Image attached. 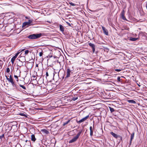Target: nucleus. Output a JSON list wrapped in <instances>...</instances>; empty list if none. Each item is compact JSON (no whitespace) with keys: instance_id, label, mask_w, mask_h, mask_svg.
Listing matches in <instances>:
<instances>
[{"instance_id":"nucleus-1","label":"nucleus","mask_w":147,"mask_h":147,"mask_svg":"<svg viewBox=\"0 0 147 147\" xmlns=\"http://www.w3.org/2000/svg\"><path fill=\"white\" fill-rule=\"evenodd\" d=\"M42 36L41 33L38 34H33L28 36V38L30 39H35L40 37Z\"/></svg>"},{"instance_id":"nucleus-2","label":"nucleus","mask_w":147,"mask_h":147,"mask_svg":"<svg viewBox=\"0 0 147 147\" xmlns=\"http://www.w3.org/2000/svg\"><path fill=\"white\" fill-rule=\"evenodd\" d=\"M32 20H29L28 22H25L23 23L22 24V27H24L26 25H30L32 22Z\"/></svg>"},{"instance_id":"nucleus-3","label":"nucleus","mask_w":147,"mask_h":147,"mask_svg":"<svg viewBox=\"0 0 147 147\" xmlns=\"http://www.w3.org/2000/svg\"><path fill=\"white\" fill-rule=\"evenodd\" d=\"M125 11L124 9H123L121 12V17L123 20H127L124 16L125 15Z\"/></svg>"},{"instance_id":"nucleus-4","label":"nucleus","mask_w":147,"mask_h":147,"mask_svg":"<svg viewBox=\"0 0 147 147\" xmlns=\"http://www.w3.org/2000/svg\"><path fill=\"white\" fill-rule=\"evenodd\" d=\"M89 117V115H88L87 116H86V117H85L82 119H81L79 120V121H77V122L78 123H80L85 121V120H86Z\"/></svg>"},{"instance_id":"nucleus-5","label":"nucleus","mask_w":147,"mask_h":147,"mask_svg":"<svg viewBox=\"0 0 147 147\" xmlns=\"http://www.w3.org/2000/svg\"><path fill=\"white\" fill-rule=\"evenodd\" d=\"M71 70L69 68H68L67 69V75L66 78H68L70 76Z\"/></svg>"},{"instance_id":"nucleus-6","label":"nucleus","mask_w":147,"mask_h":147,"mask_svg":"<svg viewBox=\"0 0 147 147\" xmlns=\"http://www.w3.org/2000/svg\"><path fill=\"white\" fill-rule=\"evenodd\" d=\"M102 29L104 33L107 35H108L109 33L105 27L103 26L102 27Z\"/></svg>"},{"instance_id":"nucleus-7","label":"nucleus","mask_w":147,"mask_h":147,"mask_svg":"<svg viewBox=\"0 0 147 147\" xmlns=\"http://www.w3.org/2000/svg\"><path fill=\"white\" fill-rule=\"evenodd\" d=\"M78 139L75 136L69 141V143H70L74 142H76Z\"/></svg>"},{"instance_id":"nucleus-8","label":"nucleus","mask_w":147,"mask_h":147,"mask_svg":"<svg viewBox=\"0 0 147 147\" xmlns=\"http://www.w3.org/2000/svg\"><path fill=\"white\" fill-rule=\"evenodd\" d=\"M89 45L92 48V51L94 53L95 51V45L94 44L90 43L89 44Z\"/></svg>"},{"instance_id":"nucleus-9","label":"nucleus","mask_w":147,"mask_h":147,"mask_svg":"<svg viewBox=\"0 0 147 147\" xmlns=\"http://www.w3.org/2000/svg\"><path fill=\"white\" fill-rule=\"evenodd\" d=\"M111 134L114 138H117L119 137V136L117 135L116 134L114 133L113 132H111L110 133Z\"/></svg>"},{"instance_id":"nucleus-10","label":"nucleus","mask_w":147,"mask_h":147,"mask_svg":"<svg viewBox=\"0 0 147 147\" xmlns=\"http://www.w3.org/2000/svg\"><path fill=\"white\" fill-rule=\"evenodd\" d=\"M31 140L33 141L34 142L36 139L35 138V136L34 134H32L31 136Z\"/></svg>"},{"instance_id":"nucleus-11","label":"nucleus","mask_w":147,"mask_h":147,"mask_svg":"<svg viewBox=\"0 0 147 147\" xmlns=\"http://www.w3.org/2000/svg\"><path fill=\"white\" fill-rule=\"evenodd\" d=\"M82 131V130H79V132L77 134V135L76 136L78 138L79 137V136H80V135L81 134Z\"/></svg>"},{"instance_id":"nucleus-12","label":"nucleus","mask_w":147,"mask_h":147,"mask_svg":"<svg viewBox=\"0 0 147 147\" xmlns=\"http://www.w3.org/2000/svg\"><path fill=\"white\" fill-rule=\"evenodd\" d=\"M90 134L91 136H92L93 135V131L92 130V126H90Z\"/></svg>"},{"instance_id":"nucleus-13","label":"nucleus","mask_w":147,"mask_h":147,"mask_svg":"<svg viewBox=\"0 0 147 147\" xmlns=\"http://www.w3.org/2000/svg\"><path fill=\"white\" fill-rule=\"evenodd\" d=\"M59 28L60 29L61 31L63 32L64 31V28L62 25L60 24L59 25Z\"/></svg>"},{"instance_id":"nucleus-14","label":"nucleus","mask_w":147,"mask_h":147,"mask_svg":"<svg viewBox=\"0 0 147 147\" xmlns=\"http://www.w3.org/2000/svg\"><path fill=\"white\" fill-rule=\"evenodd\" d=\"M127 101L129 103H131L134 104L136 103V102L135 100H129Z\"/></svg>"},{"instance_id":"nucleus-15","label":"nucleus","mask_w":147,"mask_h":147,"mask_svg":"<svg viewBox=\"0 0 147 147\" xmlns=\"http://www.w3.org/2000/svg\"><path fill=\"white\" fill-rule=\"evenodd\" d=\"M138 39L137 38H134L133 37H130L129 38L130 40L132 41H135Z\"/></svg>"},{"instance_id":"nucleus-16","label":"nucleus","mask_w":147,"mask_h":147,"mask_svg":"<svg viewBox=\"0 0 147 147\" xmlns=\"http://www.w3.org/2000/svg\"><path fill=\"white\" fill-rule=\"evenodd\" d=\"M134 133L132 134H131V139H130V143H131V141L132 139L134 138Z\"/></svg>"},{"instance_id":"nucleus-17","label":"nucleus","mask_w":147,"mask_h":147,"mask_svg":"<svg viewBox=\"0 0 147 147\" xmlns=\"http://www.w3.org/2000/svg\"><path fill=\"white\" fill-rule=\"evenodd\" d=\"M20 115L21 116H23L25 117H27V115H26V113H20Z\"/></svg>"},{"instance_id":"nucleus-18","label":"nucleus","mask_w":147,"mask_h":147,"mask_svg":"<svg viewBox=\"0 0 147 147\" xmlns=\"http://www.w3.org/2000/svg\"><path fill=\"white\" fill-rule=\"evenodd\" d=\"M111 113H112L115 111L114 109L111 107H109Z\"/></svg>"},{"instance_id":"nucleus-19","label":"nucleus","mask_w":147,"mask_h":147,"mask_svg":"<svg viewBox=\"0 0 147 147\" xmlns=\"http://www.w3.org/2000/svg\"><path fill=\"white\" fill-rule=\"evenodd\" d=\"M70 120H69L68 121H67V122L64 123L63 124V126H65V125L68 124L70 122Z\"/></svg>"},{"instance_id":"nucleus-20","label":"nucleus","mask_w":147,"mask_h":147,"mask_svg":"<svg viewBox=\"0 0 147 147\" xmlns=\"http://www.w3.org/2000/svg\"><path fill=\"white\" fill-rule=\"evenodd\" d=\"M11 84L13 86V87L14 88H17V86L16 84L14 82L11 83Z\"/></svg>"},{"instance_id":"nucleus-21","label":"nucleus","mask_w":147,"mask_h":147,"mask_svg":"<svg viewBox=\"0 0 147 147\" xmlns=\"http://www.w3.org/2000/svg\"><path fill=\"white\" fill-rule=\"evenodd\" d=\"M15 60V59H14L13 58V57L11 59V62L13 65L14 63Z\"/></svg>"},{"instance_id":"nucleus-22","label":"nucleus","mask_w":147,"mask_h":147,"mask_svg":"<svg viewBox=\"0 0 147 147\" xmlns=\"http://www.w3.org/2000/svg\"><path fill=\"white\" fill-rule=\"evenodd\" d=\"M10 82L11 83H12L13 82H14V81L13 80V79H9V81H8Z\"/></svg>"},{"instance_id":"nucleus-23","label":"nucleus","mask_w":147,"mask_h":147,"mask_svg":"<svg viewBox=\"0 0 147 147\" xmlns=\"http://www.w3.org/2000/svg\"><path fill=\"white\" fill-rule=\"evenodd\" d=\"M69 4H70L72 6H76V4L73 3H72L71 2H69Z\"/></svg>"},{"instance_id":"nucleus-24","label":"nucleus","mask_w":147,"mask_h":147,"mask_svg":"<svg viewBox=\"0 0 147 147\" xmlns=\"http://www.w3.org/2000/svg\"><path fill=\"white\" fill-rule=\"evenodd\" d=\"M20 86L22 88H23L25 90L26 89V88L25 86H23L21 85H20Z\"/></svg>"},{"instance_id":"nucleus-25","label":"nucleus","mask_w":147,"mask_h":147,"mask_svg":"<svg viewBox=\"0 0 147 147\" xmlns=\"http://www.w3.org/2000/svg\"><path fill=\"white\" fill-rule=\"evenodd\" d=\"M29 51L28 50H27L25 51V55L28 54V53Z\"/></svg>"},{"instance_id":"nucleus-26","label":"nucleus","mask_w":147,"mask_h":147,"mask_svg":"<svg viewBox=\"0 0 147 147\" xmlns=\"http://www.w3.org/2000/svg\"><path fill=\"white\" fill-rule=\"evenodd\" d=\"M42 51H42V52H41L39 53V56L40 57H41L42 56V55H43V52H42Z\"/></svg>"},{"instance_id":"nucleus-27","label":"nucleus","mask_w":147,"mask_h":147,"mask_svg":"<svg viewBox=\"0 0 147 147\" xmlns=\"http://www.w3.org/2000/svg\"><path fill=\"white\" fill-rule=\"evenodd\" d=\"M20 53V52H18L17 53L16 55H15L14 56L15 57L17 58V57L18 56V55H19V54Z\"/></svg>"},{"instance_id":"nucleus-28","label":"nucleus","mask_w":147,"mask_h":147,"mask_svg":"<svg viewBox=\"0 0 147 147\" xmlns=\"http://www.w3.org/2000/svg\"><path fill=\"white\" fill-rule=\"evenodd\" d=\"M10 71V69L9 68H7L6 69V72L7 73H9Z\"/></svg>"},{"instance_id":"nucleus-29","label":"nucleus","mask_w":147,"mask_h":147,"mask_svg":"<svg viewBox=\"0 0 147 147\" xmlns=\"http://www.w3.org/2000/svg\"><path fill=\"white\" fill-rule=\"evenodd\" d=\"M4 137V135L3 134L1 136H0V139H2V138H3Z\"/></svg>"},{"instance_id":"nucleus-30","label":"nucleus","mask_w":147,"mask_h":147,"mask_svg":"<svg viewBox=\"0 0 147 147\" xmlns=\"http://www.w3.org/2000/svg\"><path fill=\"white\" fill-rule=\"evenodd\" d=\"M14 78L16 79H17V81H18V76H16V75H14Z\"/></svg>"},{"instance_id":"nucleus-31","label":"nucleus","mask_w":147,"mask_h":147,"mask_svg":"<svg viewBox=\"0 0 147 147\" xmlns=\"http://www.w3.org/2000/svg\"><path fill=\"white\" fill-rule=\"evenodd\" d=\"M78 98V97H73L72 98V100L74 101H75Z\"/></svg>"},{"instance_id":"nucleus-32","label":"nucleus","mask_w":147,"mask_h":147,"mask_svg":"<svg viewBox=\"0 0 147 147\" xmlns=\"http://www.w3.org/2000/svg\"><path fill=\"white\" fill-rule=\"evenodd\" d=\"M117 80L118 81L121 82V79L119 77H117Z\"/></svg>"},{"instance_id":"nucleus-33","label":"nucleus","mask_w":147,"mask_h":147,"mask_svg":"<svg viewBox=\"0 0 147 147\" xmlns=\"http://www.w3.org/2000/svg\"><path fill=\"white\" fill-rule=\"evenodd\" d=\"M121 69H115V71H118V72H119V71H121Z\"/></svg>"},{"instance_id":"nucleus-34","label":"nucleus","mask_w":147,"mask_h":147,"mask_svg":"<svg viewBox=\"0 0 147 147\" xmlns=\"http://www.w3.org/2000/svg\"><path fill=\"white\" fill-rule=\"evenodd\" d=\"M25 50V49H21V50H20V52H22V51H23L24 50Z\"/></svg>"},{"instance_id":"nucleus-35","label":"nucleus","mask_w":147,"mask_h":147,"mask_svg":"<svg viewBox=\"0 0 147 147\" xmlns=\"http://www.w3.org/2000/svg\"><path fill=\"white\" fill-rule=\"evenodd\" d=\"M9 79H13V78H12L11 75H10L9 76Z\"/></svg>"},{"instance_id":"nucleus-36","label":"nucleus","mask_w":147,"mask_h":147,"mask_svg":"<svg viewBox=\"0 0 147 147\" xmlns=\"http://www.w3.org/2000/svg\"><path fill=\"white\" fill-rule=\"evenodd\" d=\"M6 79L8 81H9V78H8L7 76H6Z\"/></svg>"},{"instance_id":"nucleus-37","label":"nucleus","mask_w":147,"mask_h":147,"mask_svg":"<svg viewBox=\"0 0 147 147\" xmlns=\"http://www.w3.org/2000/svg\"><path fill=\"white\" fill-rule=\"evenodd\" d=\"M46 75L47 76H48L49 74H48V73L47 72H46Z\"/></svg>"},{"instance_id":"nucleus-38","label":"nucleus","mask_w":147,"mask_h":147,"mask_svg":"<svg viewBox=\"0 0 147 147\" xmlns=\"http://www.w3.org/2000/svg\"><path fill=\"white\" fill-rule=\"evenodd\" d=\"M13 58L14 59H16V57H15L14 56H13Z\"/></svg>"},{"instance_id":"nucleus-39","label":"nucleus","mask_w":147,"mask_h":147,"mask_svg":"<svg viewBox=\"0 0 147 147\" xmlns=\"http://www.w3.org/2000/svg\"><path fill=\"white\" fill-rule=\"evenodd\" d=\"M68 25H69V26H70V24L69 23V24H68Z\"/></svg>"},{"instance_id":"nucleus-40","label":"nucleus","mask_w":147,"mask_h":147,"mask_svg":"<svg viewBox=\"0 0 147 147\" xmlns=\"http://www.w3.org/2000/svg\"><path fill=\"white\" fill-rule=\"evenodd\" d=\"M138 86H140V85H138Z\"/></svg>"},{"instance_id":"nucleus-41","label":"nucleus","mask_w":147,"mask_h":147,"mask_svg":"<svg viewBox=\"0 0 147 147\" xmlns=\"http://www.w3.org/2000/svg\"><path fill=\"white\" fill-rule=\"evenodd\" d=\"M0 61H1V60H0Z\"/></svg>"}]
</instances>
